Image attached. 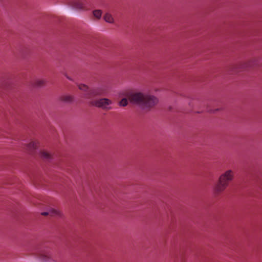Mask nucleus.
Returning a JSON list of instances; mask_svg holds the SVG:
<instances>
[{"instance_id":"nucleus-2","label":"nucleus","mask_w":262,"mask_h":262,"mask_svg":"<svg viewBox=\"0 0 262 262\" xmlns=\"http://www.w3.org/2000/svg\"><path fill=\"white\" fill-rule=\"evenodd\" d=\"M233 178V172L231 170H228L221 174L213 188L214 193L218 195L223 192L227 187L229 183L232 181Z\"/></svg>"},{"instance_id":"nucleus-11","label":"nucleus","mask_w":262,"mask_h":262,"mask_svg":"<svg viewBox=\"0 0 262 262\" xmlns=\"http://www.w3.org/2000/svg\"><path fill=\"white\" fill-rule=\"evenodd\" d=\"M40 258L43 261H47L51 259V254L50 252L48 253H41L40 254Z\"/></svg>"},{"instance_id":"nucleus-12","label":"nucleus","mask_w":262,"mask_h":262,"mask_svg":"<svg viewBox=\"0 0 262 262\" xmlns=\"http://www.w3.org/2000/svg\"><path fill=\"white\" fill-rule=\"evenodd\" d=\"M46 83V81L42 79H37L36 80L33 82V86L35 87H41L43 86Z\"/></svg>"},{"instance_id":"nucleus-18","label":"nucleus","mask_w":262,"mask_h":262,"mask_svg":"<svg viewBox=\"0 0 262 262\" xmlns=\"http://www.w3.org/2000/svg\"><path fill=\"white\" fill-rule=\"evenodd\" d=\"M41 214L44 216L49 215V211L48 210V211L42 212L41 213Z\"/></svg>"},{"instance_id":"nucleus-1","label":"nucleus","mask_w":262,"mask_h":262,"mask_svg":"<svg viewBox=\"0 0 262 262\" xmlns=\"http://www.w3.org/2000/svg\"><path fill=\"white\" fill-rule=\"evenodd\" d=\"M124 95L130 103L143 110L147 107V94L130 90L126 91Z\"/></svg>"},{"instance_id":"nucleus-14","label":"nucleus","mask_w":262,"mask_h":262,"mask_svg":"<svg viewBox=\"0 0 262 262\" xmlns=\"http://www.w3.org/2000/svg\"><path fill=\"white\" fill-rule=\"evenodd\" d=\"M37 147L36 143L31 142L27 145V148L28 150L31 151L35 149Z\"/></svg>"},{"instance_id":"nucleus-5","label":"nucleus","mask_w":262,"mask_h":262,"mask_svg":"<svg viewBox=\"0 0 262 262\" xmlns=\"http://www.w3.org/2000/svg\"><path fill=\"white\" fill-rule=\"evenodd\" d=\"M257 64V60H252L248 61L247 62H244L240 63L239 65L235 67L237 69H244L247 68L252 67Z\"/></svg>"},{"instance_id":"nucleus-7","label":"nucleus","mask_w":262,"mask_h":262,"mask_svg":"<svg viewBox=\"0 0 262 262\" xmlns=\"http://www.w3.org/2000/svg\"><path fill=\"white\" fill-rule=\"evenodd\" d=\"M58 100L64 103L70 104L74 101V97L70 95H62L58 98Z\"/></svg>"},{"instance_id":"nucleus-15","label":"nucleus","mask_w":262,"mask_h":262,"mask_svg":"<svg viewBox=\"0 0 262 262\" xmlns=\"http://www.w3.org/2000/svg\"><path fill=\"white\" fill-rule=\"evenodd\" d=\"M94 16L97 19H100L102 16V11L101 10H95L93 11Z\"/></svg>"},{"instance_id":"nucleus-4","label":"nucleus","mask_w":262,"mask_h":262,"mask_svg":"<svg viewBox=\"0 0 262 262\" xmlns=\"http://www.w3.org/2000/svg\"><path fill=\"white\" fill-rule=\"evenodd\" d=\"M90 105L92 106H96L99 108H107L106 105L112 104V101L107 98H101L99 100L92 101L90 102ZM111 107H109L107 109L110 110Z\"/></svg>"},{"instance_id":"nucleus-6","label":"nucleus","mask_w":262,"mask_h":262,"mask_svg":"<svg viewBox=\"0 0 262 262\" xmlns=\"http://www.w3.org/2000/svg\"><path fill=\"white\" fill-rule=\"evenodd\" d=\"M159 102V99L158 98H157L156 96L152 95H149L148 94V110L150 108H152L154 106H155L156 105H157Z\"/></svg>"},{"instance_id":"nucleus-16","label":"nucleus","mask_w":262,"mask_h":262,"mask_svg":"<svg viewBox=\"0 0 262 262\" xmlns=\"http://www.w3.org/2000/svg\"><path fill=\"white\" fill-rule=\"evenodd\" d=\"M78 87L79 90L86 92V93H87L90 90L89 86L84 84H78Z\"/></svg>"},{"instance_id":"nucleus-9","label":"nucleus","mask_w":262,"mask_h":262,"mask_svg":"<svg viewBox=\"0 0 262 262\" xmlns=\"http://www.w3.org/2000/svg\"><path fill=\"white\" fill-rule=\"evenodd\" d=\"M49 215L51 216H61L62 215L61 212L56 209L51 208L49 209Z\"/></svg>"},{"instance_id":"nucleus-10","label":"nucleus","mask_w":262,"mask_h":262,"mask_svg":"<svg viewBox=\"0 0 262 262\" xmlns=\"http://www.w3.org/2000/svg\"><path fill=\"white\" fill-rule=\"evenodd\" d=\"M103 19L106 22L110 24H113L114 22V18L113 17L112 15L109 13H106L104 14L103 16Z\"/></svg>"},{"instance_id":"nucleus-19","label":"nucleus","mask_w":262,"mask_h":262,"mask_svg":"<svg viewBox=\"0 0 262 262\" xmlns=\"http://www.w3.org/2000/svg\"><path fill=\"white\" fill-rule=\"evenodd\" d=\"M66 77L70 80L71 81H73V79L70 77H69V76H68L67 75H65Z\"/></svg>"},{"instance_id":"nucleus-20","label":"nucleus","mask_w":262,"mask_h":262,"mask_svg":"<svg viewBox=\"0 0 262 262\" xmlns=\"http://www.w3.org/2000/svg\"><path fill=\"white\" fill-rule=\"evenodd\" d=\"M218 111V109H216L215 110L213 111V113H214L215 111Z\"/></svg>"},{"instance_id":"nucleus-17","label":"nucleus","mask_w":262,"mask_h":262,"mask_svg":"<svg viewBox=\"0 0 262 262\" xmlns=\"http://www.w3.org/2000/svg\"><path fill=\"white\" fill-rule=\"evenodd\" d=\"M128 99L124 98H122L119 102V105L121 106H126L128 104Z\"/></svg>"},{"instance_id":"nucleus-13","label":"nucleus","mask_w":262,"mask_h":262,"mask_svg":"<svg viewBox=\"0 0 262 262\" xmlns=\"http://www.w3.org/2000/svg\"><path fill=\"white\" fill-rule=\"evenodd\" d=\"M41 157L46 160H49L51 159V155L46 151H42L40 152Z\"/></svg>"},{"instance_id":"nucleus-8","label":"nucleus","mask_w":262,"mask_h":262,"mask_svg":"<svg viewBox=\"0 0 262 262\" xmlns=\"http://www.w3.org/2000/svg\"><path fill=\"white\" fill-rule=\"evenodd\" d=\"M70 5L76 9L82 10L83 9V3L77 0H73L71 2Z\"/></svg>"},{"instance_id":"nucleus-3","label":"nucleus","mask_w":262,"mask_h":262,"mask_svg":"<svg viewBox=\"0 0 262 262\" xmlns=\"http://www.w3.org/2000/svg\"><path fill=\"white\" fill-rule=\"evenodd\" d=\"M106 91L105 86L101 85L94 88L89 90L87 93L84 94V97L90 99L96 96L102 95Z\"/></svg>"}]
</instances>
